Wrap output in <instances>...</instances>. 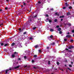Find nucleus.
<instances>
[{"instance_id": "nucleus-40", "label": "nucleus", "mask_w": 74, "mask_h": 74, "mask_svg": "<svg viewBox=\"0 0 74 74\" xmlns=\"http://www.w3.org/2000/svg\"><path fill=\"white\" fill-rule=\"evenodd\" d=\"M30 40H32V39H33V38H32V37H31L30 38Z\"/></svg>"}, {"instance_id": "nucleus-11", "label": "nucleus", "mask_w": 74, "mask_h": 74, "mask_svg": "<svg viewBox=\"0 0 74 74\" xmlns=\"http://www.w3.org/2000/svg\"><path fill=\"white\" fill-rule=\"evenodd\" d=\"M55 14L56 15H57L58 16H59V14H58L57 13H56Z\"/></svg>"}, {"instance_id": "nucleus-9", "label": "nucleus", "mask_w": 74, "mask_h": 74, "mask_svg": "<svg viewBox=\"0 0 74 74\" xmlns=\"http://www.w3.org/2000/svg\"><path fill=\"white\" fill-rule=\"evenodd\" d=\"M68 25L69 26H71V24H70V23H68Z\"/></svg>"}, {"instance_id": "nucleus-44", "label": "nucleus", "mask_w": 74, "mask_h": 74, "mask_svg": "<svg viewBox=\"0 0 74 74\" xmlns=\"http://www.w3.org/2000/svg\"><path fill=\"white\" fill-rule=\"evenodd\" d=\"M71 42H73V40H71Z\"/></svg>"}, {"instance_id": "nucleus-38", "label": "nucleus", "mask_w": 74, "mask_h": 74, "mask_svg": "<svg viewBox=\"0 0 74 74\" xmlns=\"http://www.w3.org/2000/svg\"><path fill=\"white\" fill-rule=\"evenodd\" d=\"M26 34V32H25L24 33V34Z\"/></svg>"}, {"instance_id": "nucleus-28", "label": "nucleus", "mask_w": 74, "mask_h": 74, "mask_svg": "<svg viewBox=\"0 0 74 74\" xmlns=\"http://www.w3.org/2000/svg\"><path fill=\"white\" fill-rule=\"evenodd\" d=\"M24 58L25 59H26V58H27V57H26V56H24Z\"/></svg>"}, {"instance_id": "nucleus-45", "label": "nucleus", "mask_w": 74, "mask_h": 74, "mask_svg": "<svg viewBox=\"0 0 74 74\" xmlns=\"http://www.w3.org/2000/svg\"><path fill=\"white\" fill-rule=\"evenodd\" d=\"M38 3H39V4H40V3H41V2H40V1H39L38 2Z\"/></svg>"}, {"instance_id": "nucleus-33", "label": "nucleus", "mask_w": 74, "mask_h": 74, "mask_svg": "<svg viewBox=\"0 0 74 74\" xmlns=\"http://www.w3.org/2000/svg\"><path fill=\"white\" fill-rule=\"evenodd\" d=\"M46 16H47V17H48V14H46Z\"/></svg>"}, {"instance_id": "nucleus-52", "label": "nucleus", "mask_w": 74, "mask_h": 74, "mask_svg": "<svg viewBox=\"0 0 74 74\" xmlns=\"http://www.w3.org/2000/svg\"><path fill=\"white\" fill-rule=\"evenodd\" d=\"M46 20H49V18H47Z\"/></svg>"}, {"instance_id": "nucleus-6", "label": "nucleus", "mask_w": 74, "mask_h": 74, "mask_svg": "<svg viewBox=\"0 0 74 74\" xmlns=\"http://www.w3.org/2000/svg\"><path fill=\"white\" fill-rule=\"evenodd\" d=\"M65 5L66 7H68L69 6V4H68V3H65Z\"/></svg>"}, {"instance_id": "nucleus-29", "label": "nucleus", "mask_w": 74, "mask_h": 74, "mask_svg": "<svg viewBox=\"0 0 74 74\" xmlns=\"http://www.w3.org/2000/svg\"><path fill=\"white\" fill-rule=\"evenodd\" d=\"M56 27H57V28H58V27H59V26L57 25L56 26Z\"/></svg>"}, {"instance_id": "nucleus-19", "label": "nucleus", "mask_w": 74, "mask_h": 74, "mask_svg": "<svg viewBox=\"0 0 74 74\" xmlns=\"http://www.w3.org/2000/svg\"><path fill=\"white\" fill-rule=\"evenodd\" d=\"M66 34L67 35V34H70V33H69V32H66Z\"/></svg>"}, {"instance_id": "nucleus-43", "label": "nucleus", "mask_w": 74, "mask_h": 74, "mask_svg": "<svg viewBox=\"0 0 74 74\" xmlns=\"http://www.w3.org/2000/svg\"><path fill=\"white\" fill-rule=\"evenodd\" d=\"M48 64H50V62L49 61Z\"/></svg>"}, {"instance_id": "nucleus-18", "label": "nucleus", "mask_w": 74, "mask_h": 74, "mask_svg": "<svg viewBox=\"0 0 74 74\" xmlns=\"http://www.w3.org/2000/svg\"><path fill=\"white\" fill-rule=\"evenodd\" d=\"M50 31H51V32H53V29H50Z\"/></svg>"}, {"instance_id": "nucleus-27", "label": "nucleus", "mask_w": 74, "mask_h": 74, "mask_svg": "<svg viewBox=\"0 0 74 74\" xmlns=\"http://www.w3.org/2000/svg\"><path fill=\"white\" fill-rule=\"evenodd\" d=\"M52 37H53V36L52 35H51L50 36V38H52Z\"/></svg>"}, {"instance_id": "nucleus-60", "label": "nucleus", "mask_w": 74, "mask_h": 74, "mask_svg": "<svg viewBox=\"0 0 74 74\" xmlns=\"http://www.w3.org/2000/svg\"><path fill=\"white\" fill-rule=\"evenodd\" d=\"M0 11H1V10H0Z\"/></svg>"}, {"instance_id": "nucleus-7", "label": "nucleus", "mask_w": 74, "mask_h": 74, "mask_svg": "<svg viewBox=\"0 0 74 74\" xmlns=\"http://www.w3.org/2000/svg\"><path fill=\"white\" fill-rule=\"evenodd\" d=\"M58 31H60V30H61V28H58Z\"/></svg>"}, {"instance_id": "nucleus-34", "label": "nucleus", "mask_w": 74, "mask_h": 74, "mask_svg": "<svg viewBox=\"0 0 74 74\" xmlns=\"http://www.w3.org/2000/svg\"><path fill=\"white\" fill-rule=\"evenodd\" d=\"M57 19H55V22H57Z\"/></svg>"}, {"instance_id": "nucleus-5", "label": "nucleus", "mask_w": 74, "mask_h": 74, "mask_svg": "<svg viewBox=\"0 0 74 74\" xmlns=\"http://www.w3.org/2000/svg\"><path fill=\"white\" fill-rule=\"evenodd\" d=\"M72 48H73V46H71L69 47L68 49H71Z\"/></svg>"}, {"instance_id": "nucleus-57", "label": "nucleus", "mask_w": 74, "mask_h": 74, "mask_svg": "<svg viewBox=\"0 0 74 74\" xmlns=\"http://www.w3.org/2000/svg\"><path fill=\"white\" fill-rule=\"evenodd\" d=\"M49 40H51V38H49Z\"/></svg>"}, {"instance_id": "nucleus-59", "label": "nucleus", "mask_w": 74, "mask_h": 74, "mask_svg": "<svg viewBox=\"0 0 74 74\" xmlns=\"http://www.w3.org/2000/svg\"><path fill=\"white\" fill-rule=\"evenodd\" d=\"M21 7H23V5H21Z\"/></svg>"}, {"instance_id": "nucleus-14", "label": "nucleus", "mask_w": 74, "mask_h": 74, "mask_svg": "<svg viewBox=\"0 0 74 74\" xmlns=\"http://www.w3.org/2000/svg\"><path fill=\"white\" fill-rule=\"evenodd\" d=\"M35 48H38V45H36L35 46Z\"/></svg>"}, {"instance_id": "nucleus-24", "label": "nucleus", "mask_w": 74, "mask_h": 74, "mask_svg": "<svg viewBox=\"0 0 74 74\" xmlns=\"http://www.w3.org/2000/svg\"><path fill=\"white\" fill-rule=\"evenodd\" d=\"M57 64H58V65H59V62H57Z\"/></svg>"}, {"instance_id": "nucleus-64", "label": "nucleus", "mask_w": 74, "mask_h": 74, "mask_svg": "<svg viewBox=\"0 0 74 74\" xmlns=\"http://www.w3.org/2000/svg\"><path fill=\"white\" fill-rule=\"evenodd\" d=\"M68 69H69V68H68Z\"/></svg>"}, {"instance_id": "nucleus-25", "label": "nucleus", "mask_w": 74, "mask_h": 74, "mask_svg": "<svg viewBox=\"0 0 74 74\" xmlns=\"http://www.w3.org/2000/svg\"><path fill=\"white\" fill-rule=\"evenodd\" d=\"M37 55H35L34 56V58H36V57H37Z\"/></svg>"}, {"instance_id": "nucleus-2", "label": "nucleus", "mask_w": 74, "mask_h": 74, "mask_svg": "<svg viewBox=\"0 0 74 74\" xmlns=\"http://www.w3.org/2000/svg\"><path fill=\"white\" fill-rule=\"evenodd\" d=\"M10 70H11V69H7L5 71L6 74H8L10 73Z\"/></svg>"}, {"instance_id": "nucleus-16", "label": "nucleus", "mask_w": 74, "mask_h": 74, "mask_svg": "<svg viewBox=\"0 0 74 74\" xmlns=\"http://www.w3.org/2000/svg\"><path fill=\"white\" fill-rule=\"evenodd\" d=\"M70 15V13L69 12H68L67 13V15Z\"/></svg>"}, {"instance_id": "nucleus-47", "label": "nucleus", "mask_w": 74, "mask_h": 74, "mask_svg": "<svg viewBox=\"0 0 74 74\" xmlns=\"http://www.w3.org/2000/svg\"><path fill=\"white\" fill-rule=\"evenodd\" d=\"M19 30H20V31L21 30V29L20 28L19 29Z\"/></svg>"}, {"instance_id": "nucleus-36", "label": "nucleus", "mask_w": 74, "mask_h": 74, "mask_svg": "<svg viewBox=\"0 0 74 74\" xmlns=\"http://www.w3.org/2000/svg\"><path fill=\"white\" fill-rule=\"evenodd\" d=\"M72 33H74V30H72Z\"/></svg>"}, {"instance_id": "nucleus-42", "label": "nucleus", "mask_w": 74, "mask_h": 74, "mask_svg": "<svg viewBox=\"0 0 74 74\" xmlns=\"http://www.w3.org/2000/svg\"><path fill=\"white\" fill-rule=\"evenodd\" d=\"M8 8L7 7L5 8V9L6 10H7Z\"/></svg>"}, {"instance_id": "nucleus-4", "label": "nucleus", "mask_w": 74, "mask_h": 74, "mask_svg": "<svg viewBox=\"0 0 74 74\" xmlns=\"http://www.w3.org/2000/svg\"><path fill=\"white\" fill-rule=\"evenodd\" d=\"M19 67H20V66H17L14 67V68L15 69H18L19 68Z\"/></svg>"}, {"instance_id": "nucleus-51", "label": "nucleus", "mask_w": 74, "mask_h": 74, "mask_svg": "<svg viewBox=\"0 0 74 74\" xmlns=\"http://www.w3.org/2000/svg\"><path fill=\"white\" fill-rule=\"evenodd\" d=\"M18 60H21V58H18Z\"/></svg>"}, {"instance_id": "nucleus-12", "label": "nucleus", "mask_w": 74, "mask_h": 74, "mask_svg": "<svg viewBox=\"0 0 74 74\" xmlns=\"http://www.w3.org/2000/svg\"><path fill=\"white\" fill-rule=\"evenodd\" d=\"M36 28H37V27H34L33 28V30H35L36 29Z\"/></svg>"}, {"instance_id": "nucleus-41", "label": "nucleus", "mask_w": 74, "mask_h": 74, "mask_svg": "<svg viewBox=\"0 0 74 74\" xmlns=\"http://www.w3.org/2000/svg\"><path fill=\"white\" fill-rule=\"evenodd\" d=\"M52 45H55V42H53V43Z\"/></svg>"}, {"instance_id": "nucleus-10", "label": "nucleus", "mask_w": 74, "mask_h": 74, "mask_svg": "<svg viewBox=\"0 0 74 74\" xmlns=\"http://www.w3.org/2000/svg\"><path fill=\"white\" fill-rule=\"evenodd\" d=\"M39 53H41V50H38Z\"/></svg>"}, {"instance_id": "nucleus-23", "label": "nucleus", "mask_w": 74, "mask_h": 74, "mask_svg": "<svg viewBox=\"0 0 74 74\" xmlns=\"http://www.w3.org/2000/svg\"><path fill=\"white\" fill-rule=\"evenodd\" d=\"M28 20L29 21V22H30V21H32V20H31V19L29 18L28 19Z\"/></svg>"}, {"instance_id": "nucleus-55", "label": "nucleus", "mask_w": 74, "mask_h": 74, "mask_svg": "<svg viewBox=\"0 0 74 74\" xmlns=\"http://www.w3.org/2000/svg\"><path fill=\"white\" fill-rule=\"evenodd\" d=\"M73 62H71V64H73Z\"/></svg>"}, {"instance_id": "nucleus-46", "label": "nucleus", "mask_w": 74, "mask_h": 74, "mask_svg": "<svg viewBox=\"0 0 74 74\" xmlns=\"http://www.w3.org/2000/svg\"><path fill=\"white\" fill-rule=\"evenodd\" d=\"M23 4H24V5H26V3H23Z\"/></svg>"}, {"instance_id": "nucleus-8", "label": "nucleus", "mask_w": 74, "mask_h": 74, "mask_svg": "<svg viewBox=\"0 0 74 74\" xmlns=\"http://www.w3.org/2000/svg\"><path fill=\"white\" fill-rule=\"evenodd\" d=\"M8 44H6L4 45V46L5 47H6V46H8Z\"/></svg>"}, {"instance_id": "nucleus-61", "label": "nucleus", "mask_w": 74, "mask_h": 74, "mask_svg": "<svg viewBox=\"0 0 74 74\" xmlns=\"http://www.w3.org/2000/svg\"><path fill=\"white\" fill-rule=\"evenodd\" d=\"M62 71H63V70L62 69Z\"/></svg>"}, {"instance_id": "nucleus-37", "label": "nucleus", "mask_w": 74, "mask_h": 74, "mask_svg": "<svg viewBox=\"0 0 74 74\" xmlns=\"http://www.w3.org/2000/svg\"><path fill=\"white\" fill-rule=\"evenodd\" d=\"M69 67H72V65H69Z\"/></svg>"}, {"instance_id": "nucleus-63", "label": "nucleus", "mask_w": 74, "mask_h": 74, "mask_svg": "<svg viewBox=\"0 0 74 74\" xmlns=\"http://www.w3.org/2000/svg\"><path fill=\"white\" fill-rule=\"evenodd\" d=\"M73 4H74V2H73Z\"/></svg>"}, {"instance_id": "nucleus-3", "label": "nucleus", "mask_w": 74, "mask_h": 74, "mask_svg": "<svg viewBox=\"0 0 74 74\" xmlns=\"http://www.w3.org/2000/svg\"><path fill=\"white\" fill-rule=\"evenodd\" d=\"M18 62L16 61H14V62L13 63L14 64H16H16H17L18 63Z\"/></svg>"}, {"instance_id": "nucleus-26", "label": "nucleus", "mask_w": 74, "mask_h": 74, "mask_svg": "<svg viewBox=\"0 0 74 74\" xmlns=\"http://www.w3.org/2000/svg\"><path fill=\"white\" fill-rule=\"evenodd\" d=\"M32 63H34V60H32Z\"/></svg>"}, {"instance_id": "nucleus-53", "label": "nucleus", "mask_w": 74, "mask_h": 74, "mask_svg": "<svg viewBox=\"0 0 74 74\" xmlns=\"http://www.w3.org/2000/svg\"><path fill=\"white\" fill-rule=\"evenodd\" d=\"M8 1H9V0H6V1H7V2H8Z\"/></svg>"}, {"instance_id": "nucleus-62", "label": "nucleus", "mask_w": 74, "mask_h": 74, "mask_svg": "<svg viewBox=\"0 0 74 74\" xmlns=\"http://www.w3.org/2000/svg\"><path fill=\"white\" fill-rule=\"evenodd\" d=\"M73 36L74 37V34H73Z\"/></svg>"}, {"instance_id": "nucleus-1", "label": "nucleus", "mask_w": 74, "mask_h": 74, "mask_svg": "<svg viewBox=\"0 0 74 74\" xmlns=\"http://www.w3.org/2000/svg\"><path fill=\"white\" fill-rule=\"evenodd\" d=\"M18 52H15L12 55V58H15L16 56V55L17 56V55H18Z\"/></svg>"}, {"instance_id": "nucleus-48", "label": "nucleus", "mask_w": 74, "mask_h": 74, "mask_svg": "<svg viewBox=\"0 0 74 74\" xmlns=\"http://www.w3.org/2000/svg\"><path fill=\"white\" fill-rule=\"evenodd\" d=\"M27 65H26V66H24V68H25V67H27Z\"/></svg>"}, {"instance_id": "nucleus-56", "label": "nucleus", "mask_w": 74, "mask_h": 74, "mask_svg": "<svg viewBox=\"0 0 74 74\" xmlns=\"http://www.w3.org/2000/svg\"><path fill=\"white\" fill-rule=\"evenodd\" d=\"M47 49H49V47H47Z\"/></svg>"}, {"instance_id": "nucleus-20", "label": "nucleus", "mask_w": 74, "mask_h": 74, "mask_svg": "<svg viewBox=\"0 0 74 74\" xmlns=\"http://www.w3.org/2000/svg\"><path fill=\"white\" fill-rule=\"evenodd\" d=\"M63 17H64V16H60V18H63Z\"/></svg>"}, {"instance_id": "nucleus-35", "label": "nucleus", "mask_w": 74, "mask_h": 74, "mask_svg": "<svg viewBox=\"0 0 74 74\" xmlns=\"http://www.w3.org/2000/svg\"><path fill=\"white\" fill-rule=\"evenodd\" d=\"M1 45H3L4 44H3V43H1Z\"/></svg>"}, {"instance_id": "nucleus-32", "label": "nucleus", "mask_w": 74, "mask_h": 74, "mask_svg": "<svg viewBox=\"0 0 74 74\" xmlns=\"http://www.w3.org/2000/svg\"><path fill=\"white\" fill-rule=\"evenodd\" d=\"M59 33H60V34H62V32L61 31H60L59 32Z\"/></svg>"}, {"instance_id": "nucleus-58", "label": "nucleus", "mask_w": 74, "mask_h": 74, "mask_svg": "<svg viewBox=\"0 0 74 74\" xmlns=\"http://www.w3.org/2000/svg\"><path fill=\"white\" fill-rule=\"evenodd\" d=\"M1 25H3V24H2L1 25H0V26H1Z\"/></svg>"}, {"instance_id": "nucleus-50", "label": "nucleus", "mask_w": 74, "mask_h": 74, "mask_svg": "<svg viewBox=\"0 0 74 74\" xmlns=\"http://www.w3.org/2000/svg\"><path fill=\"white\" fill-rule=\"evenodd\" d=\"M34 17L35 18H36V17H37V15H36L35 16H34Z\"/></svg>"}, {"instance_id": "nucleus-15", "label": "nucleus", "mask_w": 74, "mask_h": 74, "mask_svg": "<svg viewBox=\"0 0 74 74\" xmlns=\"http://www.w3.org/2000/svg\"><path fill=\"white\" fill-rule=\"evenodd\" d=\"M66 8H67V7H64L63 8V9H64V10H65V9H66Z\"/></svg>"}, {"instance_id": "nucleus-17", "label": "nucleus", "mask_w": 74, "mask_h": 74, "mask_svg": "<svg viewBox=\"0 0 74 74\" xmlns=\"http://www.w3.org/2000/svg\"><path fill=\"white\" fill-rule=\"evenodd\" d=\"M14 45H15V43H12V46H14Z\"/></svg>"}, {"instance_id": "nucleus-21", "label": "nucleus", "mask_w": 74, "mask_h": 74, "mask_svg": "<svg viewBox=\"0 0 74 74\" xmlns=\"http://www.w3.org/2000/svg\"><path fill=\"white\" fill-rule=\"evenodd\" d=\"M49 22L51 23L52 22V21H51V20H49Z\"/></svg>"}, {"instance_id": "nucleus-30", "label": "nucleus", "mask_w": 74, "mask_h": 74, "mask_svg": "<svg viewBox=\"0 0 74 74\" xmlns=\"http://www.w3.org/2000/svg\"><path fill=\"white\" fill-rule=\"evenodd\" d=\"M64 40L65 41H67V39H64Z\"/></svg>"}, {"instance_id": "nucleus-31", "label": "nucleus", "mask_w": 74, "mask_h": 74, "mask_svg": "<svg viewBox=\"0 0 74 74\" xmlns=\"http://www.w3.org/2000/svg\"><path fill=\"white\" fill-rule=\"evenodd\" d=\"M72 8V7H71L70 6V7H69V9H71Z\"/></svg>"}, {"instance_id": "nucleus-54", "label": "nucleus", "mask_w": 74, "mask_h": 74, "mask_svg": "<svg viewBox=\"0 0 74 74\" xmlns=\"http://www.w3.org/2000/svg\"><path fill=\"white\" fill-rule=\"evenodd\" d=\"M61 21H63V19H61Z\"/></svg>"}, {"instance_id": "nucleus-22", "label": "nucleus", "mask_w": 74, "mask_h": 74, "mask_svg": "<svg viewBox=\"0 0 74 74\" xmlns=\"http://www.w3.org/2000/svg\"><path fill=\"white\" fill-rule=\"evenodd\" d=\"M20 48H22V46L20 45L19 46Z\"/></svg>"}, {"instance_id": "nucleus-49", "label": "nucleus", "mask_w": 74, "mask_h": 74, "mask_svg": "<svg viewBox=\"0 0 74 74\" xmlns=\"http://www.w3.org/2000/svg\"><path fill=\"white\" fill-rule=\"evenodd\" d=\"M53 10V8H51V10H52H52Z\"/></svg>"}, {"instance_id": "nucleus-39", "label": "nucleus", "mask_w": 74, "mask_h": 74, "mask_svg": "<svg viewBox=\"0 0 74 74\" xmlns=\"http://www.w3.org/2000/svg\"><path fill=\"white\" fill-rule=\"evenodd\" d=\"M65 49L66 51H68V50H69V49H68L67 48H66Z\"/></svg>"}, {"instance_id": "nucleus-13", "label": "nucleus", "mask_w": 74, "mask_h": 74, "mask_svg": "<svg viewBox=\"0 0 74 74\" xmlns=\"http://www.w3.org/2000/svg\"><path fill=\"white\" fill-rule=\"evenodd\" d=\"M66 37H70V35H67V36H66Z\"/></svg>"}]
</instances>
